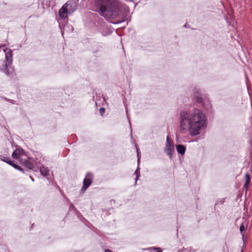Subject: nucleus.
I'll return each instance as SVG.
<instances>
[{
    "label": "nucleus",
    "instance_id": "obj_1",
    "mask_svg": "<svg viewBox=\"0 0 252 252\" xmlns=\"http://www.w3.org/2000/svg\"><path fill=\"white\" fill-rule=\"evenodd\" d=\"M205 116L198 109H195L192 114L183 112L180 116V128L182 131L189 130L192 135L199 134V130L205 126Z\"/></svg>",
    "mask_w": 252,
    "mask_h": 252
},
{
    "label": "nucleus",
    "instance_id": "obj_2",
    "mask_svg": "<svg viewBox=\"0 0 252 252\" xmlns=\"http://www.w3.org/2000/svg\"><path fill=\"white\" fill-rule=\"evenodd\" d=\"M96 4L99 7L101 14L103 16L114 15L117 9L114 0H97Z\"/></svg>",
    "mask_w": 252,
    "mask_h": 252
},
{
    "label": "nucleus",
    "instance_id": "obj_3",
    "mask_svg": "<svg viewBox=\"0 0 252 252\" xmlns=\"http://www.w3.org/2000/svg\"><path fill=\"white\" fill-rule=\"evenodd\" d=\"M72 4L73 5H75L74 3L68 1L63 5L59 11V15L61 18L63 19L67 17V14L69 12H72L74 10V9H71V7H72Z\"/></svg>",
    "mask_w": 252,
    "mask_h": 252
},
{
    "label": "nucleus",
    "instance_id": "obj_4",
    "mask_svg": "<svg viewBox=\"0 0 252 252\" xmlns=\"http://www.w3.org/2000/svg\"><path fill=\"white\" fill-rule=\"evenodd\" d=\"M92 184V178L91 175L89 174H88L84 179L83 181V186L82 188V190L85 191L86 189L90 186V185Z\"/></svg>",
    "mask_w": 252,
    "mask_h": 252
},
{
    "label": "nucleus",
    "instance_id": "obj_5",
    "mask_svg": "<svg viewBox=\"0 0 252 252\" xmlns=\"http://www.w3.org/2000/svg\"><path fill=\"white\" fill-rule=\"evenodd\" d=\"M2 160L10 164L15 169L22 172L23 173H24L23 169L20 166L14 163L13 161H12L9 158L4 157L2 159Z\"/></svg>",
    "mask_w": 252,
    "mask_h": 252
},
{
    "label": "nucleus",
    "instance_id": "obj_6",
    "mask_svg": "<svg viewBox=\"0 0 252 252\" xmlns=\"http://www.w3.org/2000/svg\"><path fill=\"white\" fill-rule=\"evenodd\" d=\"M20 163L28 169L31 170L33 168V165L29 161L25 159H21L20 160Z\"/></svg>",
    "mask_w": 252,
    "mask_h": 252
},
{
    "label": "nucleus",
    "instance_id": "obj_7",
    "mask_svg": "<svg viewBox=\"0 0 252 252\" xmlns=\"http://www.w3.org/2000/svg\"><path fill=\"white\" fill-rule=\"evenodd\" d=\"M24 150L22 148H17L12 153V156L13 158L17 159L24 154Z\"/></svg>",
    "mask_w": 252,
    "mask_h": 252
},
{
    "label": "nucleus",
    "instance_id": "obj_8",
    "mask_svg": "<svg viewBox=\"0 0 252 252\" xmlns=\"http://www.w3.org/2000/svg\"><path fill=\"white\" fill-rule=\"evenodd\" d=\"M174 149L173 145H166L165 151L167 154L170 157V158H172V153L174 152Z\"/></svg>",
    "mask_w": 252,
    "mask_h": 252
},
{
    "label": "nucleus",
    "instance_id": "obj_9",
    "mask_svg": "<svg viewBox=\"0 0 252 252\" xmlns=\"http://www.w3.org/2000/svg\"><path fill=\"white\" fill-rule=\"evenodd\" d=\"M5 52V58L7 61L9 62V64H10L12 62V51L10 49H6Z\"/></svg>",
    "mask_w": 252,
    "mask_h": 252
},
{
    "label": "nucleus",
    "instance_id": "obj_10",
    "mask_svg": "<svg viewBox=\"0 0 252 252\" xmlns=\"http://www.w3.org/2000/svg\"><path fill=\"white\" fill-rule=\"evenodd\" d=\"M177 152L180 154H184L186 151V147L182 145H178L176 146Z\"/></svg>",
    "mask_w": 252,
    "mask_h": 252
},
{
    "label": "nucleus",
    "instance_id": "obj_11",
    "mask_svg": "<svg viewBox=\"0 0 252 252\" xmlns=\"http://www.w3.org/2000/svg\"><path fill=\"white\" fill-rule=\"evenodd\" d=\"M40 171L41 174L45 176L48 174L49 170L46 167L42 166L40 167Z\"/></svg>",
    "mask_w": 252,
    "mask_h": 252
},
{
    "label": "nucleus",
    "instance_id": "obj_12",
    "mask_svg": "<svg viewBox=\"0 0 252 252\" xmlns=\"http://www.w3.org/2000/svg\"><path fill=\"white\" fill-rule=\"evenodd\" d=\"M245 179H246V183L245 184V187L247 189L248 187V185L250 184L251 181V178L250 175L248 173H247L245 175Z\"/></svg>",
    "mask_w": 252,
    "mask_h": 252
},
{
    "label": "nucleus",
    "instance_id": "obj_13",
    "mask_svg": "<svg viewBox=\"0 0 252 252\" xmlns=\"http://www.w3.org/2000/svg\"><path fill=\"white\" fill-rule=\"evenodd\" d=\"M195 98L197 103H201L203 102V99L200 94H196Z\"/></svg>",
    "mask_w": 252,
    "mask_h": 252
},
{
    "label": "nucleus",
    "instance_id": "obj_14",
    "mask_svg": "<svg viewBox=\"0 0 252 252\" xmlns=\"http://www.w3.org/2000/svg\"><path fill=\"white\" fill-rule=\"evenodd\" d=\"M150 250H153L152 252H162V250L159 248H152Z\"/></svg>",
    "mask_w": 252,
    "mask_h": 252
},
{
    "label": "nucleus",
    "instance_id": "obj_15",
    "mask_svg": "<svg viewBox=\"0 0 252 252\" xmlns=\"http://www.w3.org/2000/svg\"><path fill=\"white\" fill-rule=\"evenodd\" d=\"M6 66L7 68H8V65L7 64H6ZM7 69H8V70L6 71L5 73L8 75H9L10 74H12V73L14 71L13 69L11 67L10 68V72H9L8 71L9 69L8 68H7Z\"/></svg>",
    "mask_w": 252,
    "mask_h": 252
},
{
    "label": "nucleus",
    "instance_id": "obj_16",
    "mask_svg": "<svg viewBox=\"0 0 252 252\" xmlns=\"http://www.w3.org/2000/svg\"><path fill=\"white\" fill-rule=\"evenodd\" d=\"M173 145V144L171 142L169 137L168 136H167L166 145Z\"/></svg>",
    "mask_w": 252,
    "mask_h": 252
},
{
    "label": "nucleus",
    "instance_id": "obj_17",
    "mask_svg": "<svg viewBox=\"0 0 252 252\" xmlns=\"http://www.w3.org/2000/svg\"><path fill=\"white\" fill-rule=\"evenodd\" d=\"M99 111L100 115H103L105 112V109L102 107L99 109Z\"/></svg>",
    "mask_w": 252,
    "mask_h": 252
},
{
    "label": "nucleus",
    "instance_id": "obj_18",
    "mask_svg": "<svg viewBox=\"0 0 252 252\" xmlns=\"http://www.w3.org/2000/svg\"><path fill=\"white\" fill-rule=\"evenodd\" d=\"M245 230L244 225L242 224L240 227V231L243 232Z\"/></svg>",
    "mask_w": 252,
    "mask_h": 252
},
{
    "label": "nucleus",
    "instance_id": "obj_19",
    "mask_svg": "<svg viewBox=\"0 0 252 252\" xmlns=\"http://www.w3.org/2000/svg\"><path fill=\"white\" fill-rule=\"evenodd\" d=\"M104 252H113L109 249H105L104 250Z\"/></svg>",
    "mask_w": 252,
    "mask_h": 252
},
{
    "label": "nucleus",
    "instance_id": "obj_20",
    "mask_svg": "<svg viewBox=\"0 0 252 252\" xmlns=\"http://www.w3.org/2000/svg\"><path fill=\"white\" fill-rule=\"evenodd\" d=\"M138 178V176L137 175L136 177V180H137Z\"/></svg>",
    "mask_w": 252,
    "mask_h": 252
},
{
    "label": "nucleus",
    "instance_id": "obj_21",
    "mask_svg": "<svg viewBox=\"0 0 252 252\" xmlns=\"http://www.w3.org/2000/svg\"><path fill=\"white\" fill-rule=\"evenodd\" d=\"M137 172H138V169H137L135 171V173L137 174Z\"/></svg>",
    "mask_w": 252,
    "mask_h": 252
},
{
    "label": "nucleus",
    "instance_id": "obj_22",
    "mask_svg": "<svg viewBox=\"0 0 252 252\" xmlns=\"http://www.w3.org/2000/svg\"><path fill=\"white\" fill-rule=\"evenodd\" d=\"M31 180L33 181V179L32 178H31Z\"/></svg>",
    "mask_w": 252,
    "mask_h": 252
}]
</instances>
